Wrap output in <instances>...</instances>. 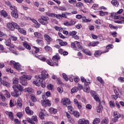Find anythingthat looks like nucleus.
Segmentation results:
<instances>
[{"instance_id":"obj_1","label":"nucleus","mask_w":124,"mask_h":124,"mask_svg":"<svg viewBox=\"0 0 124 124\" xmlns=\"http://www.w3.org/2000/svg\"><path fill=\"white\" fill-rule=\"evenodd\" d=\"M48 77H49V74H48V72L46 70H43L41 72V75L39 76L37 80L33 81V84L38 87H39L41 85L42 88H45V87H46V84L43 82V81H45Z\"/></svg>"},{"instance_id":"obj_2","label":"nucleus","mask_w":124,"mask_h":124,"mask_svg":"<svg viewBox=\"0 0 124 124\" xmlns=\"http://www.w3.org/2000/svg\"><path fill=\"white\" fill-rule=\"evenodd\" d=\"M20 80V83L22 86H27L28 85V82L27 80H31V76L28 75H23L19 78Z\"/></svg>"},{"instance_id":"obj_3","label":"nucleus","mask_w":124,"mask_h":124,"mask_svg":"<svg viewBox=\"0 0 124 124\" xmlns=\"http://www.w3.org/2000/svg\"><path fill=\"white\" fill-rule=\"evenodd\" d=\"M39 23L42 25H47L48 21H49V17L47 16H42L40 18L38 19Z\"/></svg>"},{"instance_id":"obj_4","label":"nucleus","mask_w":124,"mask_h":124,"mask_svg":"<svg viewBox=\"0 0 124 124\" xmlns=\"http://www.w3.org/2000/svg\"><path fill=\"white\" fill-rule=\"evenodd\" d=\"M18 24L16 23H8L7 24V28L10 31H13L15 30V28L17 27Z\"/></svg>"},{"instance_id":"obj_5","label":"nucleus","mask_w":124,"mask_h":124,"mask_svg":"<svg viewBox=\"0 0 124 124\" xmlns=\"http://www.w3.org/2000/svg\"><path fill=\"white\" fill-rule=\"evenodd\" d=\"M10 64L11 65H13L14 68L15 69H16V70H22V69L21 68V65L18 62H16L14 61H11L10 62Z\"/></svg>"},{"instance_id":"obj_6","label":"nucleus","mask_w":124,"mask_h":124,"mask_svg":"<svg viewBox=\"0 0 124 124\" xmlns=\"http://www.w3.org/2000/svg\"><path fill=\"white\" fill-rule=\"evenodd\" d=\"M66 15H71V14L68 13H63L62 15L56 14L55 15L56 18L57 19H59L60 20L62 18H67Z\"/></svg>"},{"instance_id":"obj_7","label":"nucleus","mask_w":124,"mask_h":124,"mask_svg":"<svg viewBox=\"0 0 124 124\" xmlns=\"http://www.w3.org/2000/svg\"><path fill=\"white\" fill-rule=\"evenodd\" d=\"M91 94L92 96L93 97L94 99L97 101V102H100V100L99 99V97L97 96V94L96 92L92 91H91Z\"/></svg>"},{"instance_id":"obj_8","label":"nucleus","mask_w":124,"mask_h":124,"mask_svg":"<svg viewBox=\"0 0 124 124\" xmlns=\"http://www.w3.org/2000/svg\"><path fill=\"white\" fill-rule=\"evenodd\" d=\"M41 104L44 107H47V106L50 107L51 106V103L48 99L41 100Z\"/></svg>"},{"instance_id":"obj_9","label":"nucleus","mask_w":124,"mask_h":124,"mask_svg":"<svg viewBox=\"0 0 124 124\" xmlns=\"http://www.w3.org/2000/svg\"><path fill=\"white\" fill-rule=\"evenodd\" d=\"M15 90V93L13 92L11 93V94L13 96H14L15 97H19V95H21L22 91L18 90L16 89H14Z\"/></svg>"},{"instance_id":"obj_10","label":"nucleus","mask_w":124,"mask_h":124,"mask_svg":"<svg viewBox=\"0 0 124 124\" xmlns=\"http://www.w3.org/2000/svg\"><path fill=\"white\" fill-rule=\"evenodd\" d=\"M61 103H62L64 106H66L67 105H69L70 104V100H69V98H67L62 99Z\"/></svg>"},{"instance_id":"obj_11","label":"nucleus","mask_w":124,"mask_h":124,"mask_svg":"<svg viewBox=\"0 0 124 124\" xmlns=\"http://www.w3.org/2000/svg\"><path fill=\"white\" fill-rule=\"evenodd\" d=\"M1 84H2L3 86H5V87H7V88H9V87H10V85L8 82L1 80V72L0 71V86Z\"/></svg>"},{"instance_id":"obj_12","label":"nucleus","mask_w":124,"mask_h":124,"mask_svg":"<svg viewBox=\"0 0 124 124\" xmlns=\"http://www.w3.org/2000/svg\"><path fill=\"white\" fill-rule=\"evenodd\" d=\"M61 58L60 57V56L59 55H55L52 58V60L53 61V62L55 63V65L56 66H59V64H58V61L60 60Z\"/></svg>"},{"instance_id":"obj_13","label":"nucleus","mask_w":124,"mask_h":124,"mask_svg":"<svg viewBox=\"0 0 124 124\" xmlns=\"http://www.w3.org/2000/svg\"><path fill=\"white\" fill-rule=\"evenodd\" d=\"M44 38L45 40H46L47 42V45H49L50 44V42H52V38L49 36L48 34H45L44 35Z\"/></svg>"},{"instance_id":"obj_14","label":"nucleus","mask_w":124,"mask_h":124,"mask_svg":"<svg viewBox=\"0 0 124 124\" xmlns=\"http://www.w3.org/2000/svg\"><path fill=\"white\" fill-rule=\"evenodd\" d=\"M78 124H90V122L88 120L80 119L78 121Z\"/></svg>"},{"instance_id":"obj_15","label":"nucleus","mask_w":124,"mask_h":124,"mask_svg":"<svg viewBox=\"0 0 124 124\" xmlns=\"http://www.w3.org/2000/svg\"><path fill=\"white\" fill-rule=\"evenodd\" d=\"M81 82H84L85 86H88V85H90L91 84V80L88 79L87 80L85 78L83 77H81L80 78Z\"/></svg>"},{"instance_id":"obj_16","label":"nucleus","mask_w":124,"mask_h":124,"mask_svg":"<svg viewBox=\"0 0 124 124\" xmlns=\"http://www.w3.org/2000/svg\"><path fill=\"white\" fill-rule=\"evenodd\" d=\"M16 29L17 30H18V31H19L20 32V33H22V34H24V35H27V32L26 31H25L23 29L20 28V26H19V25L17 24V25L16 26Z\"/></svg>"},{"instance_id":"obj_17","label":"nucleus","mask_w":124,"mask_h":124,"mask_svg":"<svg viewBox=\"0 0 124 124\" xmlns=\"http://www.w3.org/2000/svg\"><path fill=\"white\" fill-rule=\"evenodd\" d=\"M74 102L75 105L77 106L78 109H81V108H82V104H81V103L78 102L77 99H74Z\"/></svg>"},{"instance_id":"obj_18","label":"nucleus","mask_w":124,"mask_h":124,"mask_svg":"<svg viewBox=\"0 0 124 124\" xmlns=\"http://www.w3.org/2000/svg\"><path fill=\"white\" fill-rule=\"evenodd\" d=\"M25 112L28 114V115H29L30 116H31V115H33V111L31 109H30V107H27L25 108Z\"/></svg>"},{"instance_id":"obj_19","label":"nucleus","mask_w":124,"mask_h":124,"mask_svg":"<svg viewBox=\"0 0 124 124\" xmlns=\"http://www.w3.org/2000/svg\"><path fill=\"white\" fill-rule=\"evenodd\" d=\"M13 88L14 90H16V89H17L18 91H22L23 90V87L21 85H14Z\"/></svg>"},{"instance_id":"obj_20","label":"nucleus","mask_w":124,"mask_h":124,"mask_svg":"<svg viewBox=\"0 0 124 124\" xmlns=\"http://www.w3.org/2000/svg\"><path fill=\"white\" fill-rule=\"evenodd\" d=\"M35 57H36V58H38V59L41 61H42V62H45V61H46V58H45V57H43V56L38 55L37 54H35Z\"/></svg>"},{"instance_id":"obj_21","label":"nucleus","mask_w":124,"mask_h":124,"mask_svg":"<svg viewBox=\"0 0 124 124\" xmlns=\"http://www.w3.org/2000/svg\"><path fill=\"white\" fill-rule=\"evenodd\" d=\"M2 93H3L4 95H5V96H6V97H8V98H9V97H10V96H11L10 93H9V92H8V91H7V90H2Z\"/></svg>"},{"instance_id":"obj_22","label":"nucleus","mask_w":124,"mask_h":124,"mask_svg":"<svg viewBox=\"0 0 124 124\" xmlns=\"http://www.w3.org/2000/svg\"><path fill=\"white\" fill-rule=\"evenodd\" d=\"M82 51L83 52V53H84V54H86V55H87L88 56H92V52H91L90 50L88 49H82Z\"/></svg>"},{"instance_id":"obj_23","label":"nucleus","mask_w":124,"mask_h":124,"mask_svg":"<svg viewBox=\"0 0 124 124\" xmlns=\"http://www.w3.org/2000/svg\"><path fill=\"white\" fill-rule=\"evenodd\" d=\"M23 45L25 48L27 49V50H31V46L29 45V44L27 43V42H25L23 43Z\"/></svg>"},{"instance_id":"obj_24","label":"nucleus","mask_w":124,"mask_h":124,"mask_svg":"<svg viewBox=\"0 0 124 124\" xmlns=\"http://www.w3.org/2000/svg\"><path fill=\"white\" fill-rule=\"evenodd\" d=\"M6 114L8 116L10 120H13V113H12V112L6 111Z\"/></svg>"},{"instance_id":"obj_25","label":"nucleus","mask_w":124,"mask_h":124,"mask_svg":"<svg viewBox=\"0 0 124 124\" xmlns=\"http://www.w3.org/2000/svg\"><path fill=\"white\" fill-rule=\"evenodd\" d=\"M11 15L13 17H14V18H15L16 19H17L19 17L16 11L15 12H12Z\"/></svg>"},{"instance_id":"obj_26","label":"nucleus","mask_w":124,"mask_h":124,"mask_svg":"<svg viewBox=\"0 0 124 124\" xmlns=\"http://www.w3.org/2000/svg\"><path fill=\"white\" fill-rule=\"evenodd\" d=\"M49 111L51 114H56L57 112H58V110L57 109L54 108H50L49 109Z\"/></svg>"},{"instance_id":"obj_27","label":"nucleus","mask_w":124,"mask_h":124,"mask_svg":"<svg viewBox=\"0 0 124 124\" xmlns=\"http://www.w3.org/2000/svg\"><path fill=\"white\" fill-rule=\"evenodd\" d=\"M102 53H103V52H102L101 51V50H97L94 53V56L96 58H97L98 57H100V55H101V54H102Z\"/></svg>"},{"instance_id":"obj_28","label":"nucleus","mask_w":124,"mask_h":124,"mask_svg":"<svg viewBox=\"0 0 124 124\" xmlns=\"http://www.w3.org/2000/svg\"><path fill=\"white\" fill-rule=\"evenodd\" d=\"M32 89L31 87L26 88L24 89V92L25 93H32Z\"/></svg>"},{"instance_id":"obj_29","label":"nucleus","mask_w":124,"mask_h":124,"mask_svg":"<svg viewBox=\"0 0 124 124\" xmlns=\"http://www.w3.org/2000/svg\"><path fill=\"white\" fill-rule=\"evenodd\" d=\"M30 96L31 97V100L33 102H36V101H37V99H36V97H35V95H34V94H31L30 95Z\"/></svg>"},{"instance_id":"obj_30","label":"nucleus","mask_w":124,"mask_h":124,"mask_svg":"<svg viewBox=\"0 0 124 124\" xmlns=\"http://www.w3.org/2000/svg\"><path fill=\"white\" fill-rule=\"evenodd\" d=\"M46 16H48V17H56L55 15H56V14L51 13H49V12H47L46 13Z\"/></svg>"},{"instance_id":"obj_31","label":"nucleus","mask_w":124,"mask_h":124,"mask_svg":"<svg viewBox=\"0 0 124 124\" xmlns=\"http://www.w3.org/2000/svg\"><path fill=\"white\" fill-rule=\"evenodd\" d=\"M73 115L74 117H76V118H79V117H80V113L77 110L73 111Z\"/></svg>"},{"instance_id":"obj_32","label":"nucleus","mask_w":124,"mask_h":124,"mask_svg":"<svg viewBox=\"0 0 124 124\" xmlns=\"http://www.w3.org/2000/svg\"><path fill=\"white\" fill-rule=\"evenodd\" d=\"M113 47H114V46H113V45H109L108 46H106L107 50L104 51L103 53H107V52L109 51V49H112Z\"/></svg>"},{"instance_id":"obj_33","label":"nucleus","mask_w":124,"mask_h":124,"mask_svg":"<svg viewBox=\"0 0 124 124\" xmlns=\"http://www.w3.org/2000/svg\"><path fill=\"white\" fill-rule=\"evenodd\" d=\"M0 99L2 101H5L6 100V97L4 96V95L1 92H0Z\"/></svg>"},{"instance_id":"obj_34","label":"nucleus","mask_w":124,"mask_h":124,"mask_svg":"<svg viewBox=\"0 0 124 124\" xmlns=\"http://www.w3.org/2000/svg\"><path fill=\"white\" fill-rule=\"evenodd\" d=\"M79 90V89L78 88V87H75L74 88H73L71 90V92L72 93H77V92H78V91Z\"/></svg>"},{"instance_id":"obj_35","label":"nucleus","mask_w":124,"mask_h":124,"mask_svg":"<svg viewBox=\"0 0 124 124\" xmlns=\"http://www.w3.org/2000/svg\"><path fill=\"white\" fill-rule=\"evenodd\" d=\"M111 3L113 4V5L116 6V7H118V6L119 5V2H118L117 0H112L111 1Z\"/></svg>"},{"instance_id":"obj_36","label":"nucleus","mask_w":124,"mask_h":124,"mask_svg":"<svg viewBox=\"0 0 124 124\" xmlns=\"http://www.w3.org/2000/svg\"><path fill=\"white\" fill-rule=\"evenodd\" d=\"M82 22H84V23H89V22H92L91 20H90L85 16H83L82 18Z\"/></svg>"},{"instance_id":"obj_37","label":"nucleus","mask_w":124,"mask_h":124,"mask_svg":"<svg viewBox=\"0 0 124 124\" xmlns=\"http://www.w3.org/2000/svg\"><path fill=\"white\" fill-rule=\"evenodd\" d=\"M58 40L59 41V44L61 46H65L67 45V43H66V42H63L62 41V40L60 39H58Z\"/></svg>"},{"instance_id":"obj_38","label":"nucleus","mask_w":124,"mask_h":124,"mask_svg":"<svg viewBox=\"0 0 124 124\" xmlns=\"http://www.w3.org/2000/svg\"><path fill=\"white\" fill-rule=\"evenodd\" d=\"M45 50L46 52H51V51H52V47L49 46H45Z\"/></svg>"},{"instance_id":"obj_39","label":"nucleus","mask_w":124,"mask_h":124,"mask_svg":"<svg viewBox=\"0 0 124 124\" xmlns=\"http://www.w3.org/2000/svg\"><path fill=\"white\" fill-rule=\"evenodd\" d=\"M98 44H99V42H98V41L92 42L90 43V45H91V46H92L93 47L97 46V45H98Z\"/></svg>"},{"instance_id":"obj_40","label":"nucleus","mask_w":124,"mask_h":124,"mask_svg":"<svg viewBox=\"0 0 124 124\" xmlns=\"http://www.w3.org/2000/svg\"><path fill=\"white\" fill-rule=\"evenodd\" d=\"M17 104L19 107H21L23 105V104L22 103V100L21 99H17Z\"/></svg>"},{"instance_id":"obj_41","label":"nucleus","mask_w":124,"mask_h":124,"mask_svg":"<svg viewBox=\"0 0 124 124\" xmlns=\"http://www.w3.org/2000/svg\"><path fill=\"white\" fill-rule=\"evenodd\" d=\"M5 44L6 46H10L11 44V40L10 39H8V40H6L5 42Z\"/></svg>"},{"instance_id":"obj_42","label":"nucleus","mask_w":124,"mask_h":124,"mask_svg":"<svg viewBox=\"0 0 124 124\" xmlns=\"http://www.w3.org/2000/svg\"><path fill=\"white\" fill-rule=\"evenodd\" d=\"M34 35L35 36V37H37V38H41L42 37V35H41V34L40 33H38V32H35L34 33Z\"/></svg>"},{"instance_id":"obj_43","label":"nucleus","mask_w":124,"mask_h":124,"mask_svg":"<svg viewBox=\"0 0 124 124\" xmlns=\"http://www.w3.org/2000/svg\"><path fill=\"white\" fill-rule=\"evenodd\" d=\"M25 19L26 20H31L32 21V22H33V23H34V24H36V23H37V21H36V20H35L34 19H31V17H30L25 16Z\"/></svg>"},{"instance_id":"obj_44","label":"nucleus","mask_w":124,"mask_h":124,"mask_svg":"<svg viewBox=\"0 0 124 124\" xmlns=\"http://www.w3.org/2000/svg\"><path fill=\"white\" fill-rule=\"evenodd\" d=\"M46 62L47 64H49V65H50V66H54V62H52V60H47Z\"/></svg>"},{"instance_id":"obj_45","label":"nucleus","mask_w":124,"mask_h":124,"mask_svg":"<svg viewBox=\"0 0 124 124\" xmlns=\"http://www.w3.org/2000/svg\"><path fill=\"white\" fill-rule=\"evenodd\" d=\"M13 83L14 84V85H15V86L16 85H18V83H19V78H15L13 81Z\"/></svg>"},{"instance_id":"obj_46","label":"nucleus","mask_w":124,"mask_h":124,"mask_svg":"<svg viewBox=\"0 0 124 124\" xmlns=\"http://www.w3.org/2000/svg\"><path fill=\"white\" fill-rule=\"evenodd\" d=\"M45 115H44V112L43 111H41L39 113V117L41 120H44V117Z\"/></svg>"},{"instance_id":"obj_47","label":"nucleus","mask_w":124,"mask_h":124,"mask_svg":"<svg viewBox=\"0 0 124 124\" xmlns=\"http://www.w3.org/2000/svg\"><path fill=\"white\" fill-rule=\"evenodd\" d=\"M76 44H77V46H78V49H80V50H83V46L82 45H80V43L78 42H75Z\"/></svg>"},{"instance_id":"obj_48","label":"nucleus","mask_w":124,"mask_h":124,"mask_svg":"<svg viewBox=\"0 0 124 124\" xmlns=\"http://www.w3.org/2000/svg\"><path fill=\"white\" fill-rule=\"evenodd\" d=\"M11 40H13V41H16L18 38L16 36H12V35H10V38Z\"/></svg>"},{"instance_id":"obj_49","label":"nucleus","mask_w":124,"mask_h":124,"mask_svg":"<svg viewBox=\"0 0 124 124\" xmlns=\"http://www.w3.org/2000/svg\"><path fill=\"white\" fill-rule=\"evenodd\" d=\"M100 122V119H99V118H95L93 121V124H99Z\"/></svg>"},{"instance_id":"obj_50","label":"nucleus","mask_w":124,"mask_h":124,"mask_svg":"<svg viewBox=\"0 0 124 124\" xmlns=\"http://www.w3.org/2000/svg\"><path fill=\"white\" fill-rule=\"evenodd\" d=\"M0 14L2 16H4V17H6V16H7V13L4 10L1 11Z\"/></svg>"},{"instance_id":"obj_51","label":"nucleus","mask_w":124,"mask_h":124,"mask_svg":"<svg viewBox=\"0 0 124 124\" xmlns=\"http://www.w3.org/2000/svg\"><path fill=\"white\" fill-rule=\"evenodd\" d=\"M113 114H114V116L115 117V118H120L121 117V114L118 113L117 111H114Z\"/></svg>"},{"instance_id":"obj_52","label":"nucleus","mask_w":124,"mask_h":124,"mask_svg":"<svg viewBox=\"0 0 124 124\" xmlns=\"http://www.w3.org/2000/svg\"><path fill=\"white\" fill-rule=\"evenodd\" d=\"M108 118H104V119L102 121L101 124H108Z\"/></svg>"},{"instance_id":"obj_53","label":"nucleus","mask_w":124,"mask_h":124,"mask_svg":"<svg viewBox=\"0 0 124 124\" xmlns=\"http://www.w3.org/2000/svg\"><path fill=\"white\" fill-rule=\"evenodd\" d=\"M76 33H77V32H76V31H73L69 32V35L71 36H75V35H76Z\"/></svg>"},{"instance_id":"obj_54","label":"nucleus","mask_w":124,"mask_h":124,"mask_svg":"<svg viewBox=\"0 0 124 124\" xmlns=\"http://www.w3.org/2000/svg\"><path fill=\"white\" fill-rule=\"evenodd\" d=\"M71 46L72 48H73V49H74L75 50H76V49H77V48L76 47V46H77V44H76L75 42V43H72Z\"/></svg>"},{"instance_id":"obj_55","label":"nucleus","mask_w":124,"mask_h":124,"mask_svg":"<svg viewBox=\"0 0 124 124\" xmlns=\"http://www.w3.org/2000/svg\"><path fill=\"white\" fill-rule=\"evenodd\" d=\"M0 37H4L5 38H7V35L0 31Z\"/></svg>"},{"instance_id":"obj_56","label":"nucleus","mask_w":124,"mask_h":124,"mask_svg":"<svg viewBox=\"0 0 124 124\" xmlns=\"http://www.w3.org/2000/svg\"><path fill=\"white\" fill-rule=\"evenodd\" d=\"M97 80L101 83V84H104V81L102 79V78H101L100 77H98L97 78Z\"/></svg>"},{"instance_id":"obj_57","label":"nucleus","mask_w":124,"mask_h":124,"mask_svg":"<svg viewBox=\"0 0 124 124\" xmlns=\"http://www.w3.org/2000/svg\"><path fill=\"white\" fill-rule=\"evenodd\" d=\"M118 80L119 82H120V83H124V77H119L118 78Z\"/></svg>"},{"instance_id":"obj_58","label":"nucleus","mask_w":124,"mask_h":124,"mask_svg":"<svg viewBox=\"0 0 124 124\" xmlns=\"http://www.w3.org/2000/svg\"><path fill=\"white\" fill-rule=\"evenodd\" d=\"M109 105L111 108H114V107H115V103L113 101H110L109 102Z\"/></svg>"},{"instance_id":"obj_59","label":"nucleus","mask_w":124,"mask_h":124,"mask_svg":"<svg viewBox=\"0 0 124 124\" xmlns=\"http://www.w3.org/2000/svg\"><path fill=\"white\" fill-rule=\"evenodd\" d=\"M110 33L111 35H112V36H113V37H117V35L118 33L116 31L110 32Z\"/></svg>"},{"instance_id":"obj_60","label":"nucleus","mask_w":124,"mask_h":124,"mask_svg":"<svg viewBox=\"0 0 124 124\" xmlns=\"http://www.w3.org/2000/svg\"><path fill=\"white\" fill-rule=\"evenodd\" d=\"M15 105H16V102L13 103L12 102V100H10V107H13V106H15Z\"/></svg>"},{"instance_id":"obj_61","label":"nucleus","mask_w":124,"mask_h":124,"mask_svg":"<svg viewBox=\"0 0 124 124\" xmlns=\"http://www.w3.org/2000/svg\"><path fill=\"white\" fill-rule=\"evenodd\" d=\"M16 116L19 118V119H21V118L23 117V113L22 112H18L16 114Z\"/></svg>"},{"instance_id":"obj_62","label":"nucleus","mask_w":124,"mask_h":124,"mask_svg":"<svg viewBox=\"0 0 124 124\" xmlns=\"http://www.w3.org/2000/svg\"><path fill=\"white\" fill-rule=\"evenodd\" d=\"M6 71L7 72H10V73H13L14 72V71H13V70L11 69V68H7L6 69Z\"/></svg>"},{"instance_id":"obj_63","label":"nucleus","mask_w":124,"mask_h":124,"mask_svg":"<svg viewBox=\"0 0 124 124\" xmlns=\"http://www.w3.org/2000/svg\"><path fill=\"white\" fill-rule=\"evenodd\" d=\"M69 22L70 23V26H73L74 25H75V24H76V21L74 20H71Z\"/></svg>"},{"instance_id":"obj_64","label":"nucleus","mask_w":124,"mask_h":124,"mask_svg":"<svg viewBox=\"0 0 124 124\" xmlns=\"http://www.w3.org/2000/svg\"><path fill=\"white\" fill-rule=\"evenodd\" d=\"M102 110V106H99L98 107V109H97V112L98 113H100Z\"/></svg>"}]
</instances>
